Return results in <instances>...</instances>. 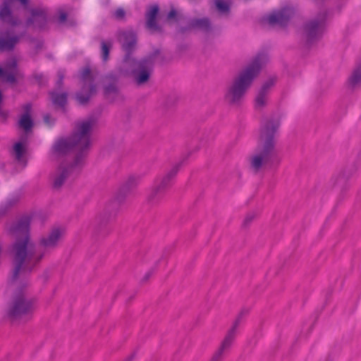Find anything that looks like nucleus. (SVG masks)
Wrapping results in <instances>:
<instances>
[{"label":"nucleus","mask_w":361,"mask_h":361,"mask_svg":"<svg viewBox=\"0 0 361 361\" xmlns=\"http://www.w3.org/2000/svg\"><path fill=\"white\" fill-rule=\"evenodd\" d=\"M95 124L94 118L75 123L71 136L59 140L54 145V152L59 155H64L70 152H75L73 163L62 164L53 176L52 188L60 190L66 180L78 173L83 164L91 146V133Z\"/></svg>","instance_id":"1"},{"label":"nucleus","mask_w":361,"mask_h":361,"mask_svg":"<svg viewBox=\"0 0 361 361\" xmlns=\"http://www.w3.org/2000/svg\"><path fill=\"white\" fill-rule=\"evenodd\" d=\"M30 219L23 216L12 224L8 228L10 235L15 238V241L10 245L8 252L13 258L14 265L10 282L16 283L20 278V273L25 269V264L35 260L38 263L43 257V254L35 257L36 250L30 240Z\"/></svg>","instance_id":"2"},{"label":"nucleus","mask_w":361,"mask_h":361,"mask_svg":"<svg viewBox=\"0 0 361 361\" xmlns=\"http://www.w3.org/2000/svg\"><path fill=\"white\" fill-rule=\"evenodd\" d=\"M279 126V118H269L262 125L259 151L250 159V166L255 173L266 164L279 162L275 150V136Z\"/></svg>","instance_id":"3"},{"label":"nucleus","mask_w":361,"mask_h":361,"mask_svg":"<svg viewBox=\"0 0 361 361\" xmlns=\"http://www.w3.org/2000/svg\"><path fill=\"white\" fill-rule=\"evenodd\" d=\"M268 59L265 54H259L252 63L234 79L225 93V100L230 104H238L245 94L253 80L259 73L262 65Z\"/></svg>","instance_id":"4"},{"label":"nucleus","mask_w":361,"mask_h":361,"mask_svg":"<svg viewBox=\"0 0 361 361\" xmlns=\"http://www.w3.org/2000/svg\"><path fill=\"white\" fill-rule=\"evenodd\" d=\"M9 283L16 288L8 305L6 315L11 322H14L32 314L35 302L34 300L27 298L25 295V289L28 285L27 279H18L14 283Z\"/></svg>","instance_id":"5"},{"label":"nucleus","mask_w":361,"mask_h":361,"mask_svg":"<svg viewBox=\"0 0 361 361\" xmlns=\"http://www.w3.org/2000/svg\"><path fill=\"white\" fill-rule=\"evenodd\" d=\"M22 109L24 112L20 117L18 127L23 131V133L20 135L19 141L13 145L11 154L18 164L25 167L27 163V144L28 137L32 133L34 121L31 116L32 104L27 103L22 106Z\"/></svg>","instance_id":"6"},{"label":"nucleus","mask_w":361,"mask_h":361,"mask_svg":"<svg viewBox=\"0 0 361 361\" xmlns=\"http://www.w3.org/2000/svg\"><path fill=\"white\" fill-rule=\"evenodd\" d=\"M180 164L174 166L161 180H157L147 195V201L152 206L158 205L165 197L166 190L170 185L172 178L178 171Z\"/></svg>","instance_id":"7"},{"label":"nucleus","mask_w":361,"mask_h":361,"mask_svg":"<svg viewBox=\"0 0 361 361\" xmlns=\"http://www.w3.org/2000/svg\"><path fill=\"white\" fill-rule=\"evenodd\" d=\"M125 63L132 67L131 75L133 80L137 85H140L146 83L150 78L154 66V57L149 56L139 61L133 59Z\"/></svg>","instance_id":"8"},{"label":"nucleus","mask_w":361,"mask_h":361,"mask_svg":"<svg viewBox=\"0 0 361 361\" xmlns=\"http://www.w3.org/2000/svg\"><path fill=\"white\" fill-rule=\"evenodd\" d=\"M328 11H321L315 18L307 22L304 26V32L309 44L319 40L324 31L328 18Z\"/></svg>","instance_id":"9"},{"label":"nucleus","mask_w":361,"mask_h":361,"mask_svg":"<svg viewBox=\"0 0 361 361\" xmlns=\"http://www.w3.org/2000/svg\"><path fill=\"white\" fill-rule=\"evenodd\" d=\"M82 87L76 94V99L81 105L87 104L91 97L96 93L94 76L90 67L82 69L80 76Z\"/></svg>","instance_id":"10"},{"label":"nucleus","mask_w":361,"mask_h":361,"mask_svg":"<svg viewBox=\"0 0 361 361\" xmlns=\"http://www.w3.org/2000/svg\"><path fill=\"white\" fill-rule=\"evenodd\" d=\"M247 313V310H242L238 314L235 321L233 323L231 329L228 331L221 346L218 350L214 354L210 361H222L224 354L227 352L232 345V343L235 338L237 328L239 326L242 317Z\"/></svg>","instance_id":"11"},{"label":"nucleus","mask_w":361,"mask_h":361,"mask_svg":"<svg viewBox=\"0 0 361 361\" xmlns=\"http://www.w3.org/2000/svg\"><path fill=\"white\" fill-rule=\"evenodd\" d=\"M118 39L121 44L123 50L126 52L123 63H128L133 59L131 57V54L137 43L136 34L132 30L121 31L118 34Z\"/></svg>","instance_id":"12"},{"label":"nucleus","mask_w":361,"mask_h":361,"mask_svg":"<svg viewBox=\"0 0 361 361\" xmlns=\"http://www.w3.org/2000/svg\"><path fill=\"white\" fill-rule=\"evenodd\" d=\"M66 227L62 225L53 226L47 235V252L56 249L66 234Z\"/></svg>","instance_id":"13"},{"label":"nucleus","mask_w":361,"mask_h":361,"mask_svg":"<svg viewBox=\"0 0 361 361\" xmlns=\"http://www.w3.org/2000/svg\"><path fill=\"white\" fill-rule=\"evenodd\" d=\"M293 14V11L290 8H283L266 17L265 20L271 25H279L286 26Z\"/></svg>","instance_id":"14"},{"label":"nucleus","mask_w":361,"mask_h":361,"mask_svg":"<svg viewBox=\"0 0 361 361\" xmlns=\"http://www.w3.org/2000/svg\"><path fill=\"white\" fill-rule=\"evenodd\" d=\"M274 80L271 78L263 84L255 98L256 109H260L265 106L270 89L274 86Z\"/></svg>","instance_id":"15"},{"label":"nucleus","mask_w":361,"mask_h":361,"mask_svg":"<svg viewBox=\"0 0 361 361\" xmlns=\"http://www.w3.org/2000/svg\"><path fill=\"white\" fill-rule=\"evenodd\" d=\"M11 31L8 30L0 36V51H11L19 40L16 35L11 36Z\"/></svg>","instance_id":"16"},{"label":"nucleus","mask_w":361,"mask_h":361,"mask_svg":"<svg viewBox=\"0 0 361 361\" xmlns=\"http://www.w3.org/2000/svg\"><path fill=\"white\" fill-rule=\"evenodd\" d=\"M159 6H151L146 12V25L149 29L157 30L159 28L157 23V16L159 13Z\"/></svg>","instance_id":"17"},{"label":"nucleus","mask_w":361,"mask_h":361,"mask_svg":"<svg viewBox=\"0 0 361 361\" xmlns=\"http://www.w3.org/2000/svg\"><path fill=\"white\" fill-rule=\"evenodd\" d=\"M348 83L353 89L361 87V63L357 64L352 71L348 78Z\"/></svg>","instance_id":"18"},{"label":"nucleus","mask_w":361,"mask_h":361,"mask_svg":"<svg viewBox=\"0 0 361 361\" xmlns=\"http://www.w3.org/2000/svg\"><path fill=\"white\" fill-rule=\"evenodd\" d=\"M188 27L190 28H195L208 32L211 30V23L209 19L207 18H194L189 22Z\"/></svg>","instance_id":"19"},{"label":"nucleus","mask_w":361,"mask_h":361,"mask_svg":"<svg viewBox=\"0 0 361 361\" xmlns=\"http://www.w3.org/2000/svg\"><path fill=\"white\" fill-rule=\"evenodd\" d=\"M50 95L52 102L55 106L61 108L63 109L65 108V106L67 103L68 96L66 92L59 93L56 92H50Z\"/></svg>","instance_id":"20"},{"label":"nucleus","mask_w":361,"mask_h":361,"mask_svg":"<svg viewBox=\"0 0 361 361\" xmlns=\"http://www.w3.org/2000/svg\"><path fill=\"white\" fill-rule=\"evenodd\" d=\"M352 176V173L348 170L343 171L332 178V181L335 186L343 187L347 180Z\"/></svg>","instance_id":"21"},{"label":"nucleus","mask_w":361,"mask_h":361,"mask_svg":"<svg viewBox=\"0 0 361 361\" xmlns=\"http://www.w3.org/2000/svg\"><path fill=\"white\" fill-rule=\"evenodd\" d=\"M113 47L111 40L101 41V57L103 62H106L109 59V53Z\"/></svg>","instance_id":"22"},{"label":"nucleus","mask_w":361,"mask_h":361,"mask_svg":"<svg viewBox=\"0 0 361 361\" xmlns=\"http://www.w3.org/2000/svg\"><path fill=\"white\" fill-rule=\"evenodd\" d=\"M218 12L221 14H228L231 10V1L214 0Z\"/></svg>","instance_id":"23"},{"label":"nucleus","mask_w":361,"mask_h":361,"mask_svg":"<svg viewBox=\"0 0 361 361\" xmlns=\"http://www.w3.org/2000/svg\"><path fill=\"white\" fill-rule=\"evenodd\" d=\"M18 202V197H13L8 200L4 204H1L0 206V218L5 216Z\"/></svg>","instance_id":"24"},{"label":"nucleus","mask_w":361,"mask_h":361,"mask_svg":"<svg viewBox=\"0 0 361 361\" xmlns=\"http://www.w3.org/2000/svg\"><path fill=\"white\" fill-rule=\"evenodd\" d=\"M2 78L5 82L10 83H16L17 79L14 72H9L5 71L3 68L0 67V78Z\"/></svg>","instance_id":"25"},{"label":"nucleus","mask_w":361,"mask_h":361,"mask_svg":"<svg viewBox=\"0 0 361 361\" xmlns=\"http://www.w3.org/2000/svg\"><path fill=\"white\" fill-rule=\"evenodd\" d=\"M140 177L137 176H130L125 183L123 188L130 190L135 188L140 183Z\"/></svg>","instance_id":"26"},{"label":"nucleus","mask_w":361,"mask_h":361,"mask_svg":"<svg viewBox=\"0 0 361 361\" xmlns=\"http://www.w3.org/2000/svg\"><path fill=\"white\" fill-rule=\"evenodd\" d=\"M57 22L60 24L64 23L67 20V13L62 8L57 10Z\"/></svg>","instance_id":"27"},{"label":"nucleus","mask_w":361,"mask_h":361,"mask_svg":"<svg viewBox=\"0 0 361 361\" xmlns=\"http://www.w3.org/2000/svg\"><path fill=\"white\" fill-rule=\"evenodd\" d=\"M118 92V89L116 85L114 83L109 84L104 87V94L108 96L111 94H116Z\"/></svg>","instance_id":"28"},{"label":"nucleus","mask_w":361,"mask_h":361,"mask_svg":"<svg viewBox=\"0 0 361 361\" xmlns=\"http://www.w3.org/2000/svg\"><path fill=\"white\" fill-rule=\"evenodd\" d=\"M18 68V63L16 59H12L10 62L6 64L5 71H8L9 72H16Z\"/></svg>","instance_id":"29"},{"label":"nucleus","mask_w":361,"mask_h":361,"mask_svg":"<svg viewBox=\"0 0 361 361\" xmlns=\"http://www.w3.org/2000/svg\"><path fill=\"white\" fill-rule=\"evenodd\" d=\"M180 16L178 13L176 9L172 8L167 15L168 20L178 21Z\"/></svg>","instance_id":"30"},{"label":"nucleus","mask_w":361,"mask_h":361,"mask_svg":"<svg viewBox=\"0 0 361 361\" xmlns=\"http://www.w3.org/2000/svg\"><path fill=\"white\" fill-rule=\"evenodd\" d=\"M126 16V12L123 8H118L114 12V16L117 20H122Z\"/></svg>","instance_id":"31"},{"label":"nucleus","mask_w":361,"mask_h":361,"mask_svg":"<svg viewBox=\"0 0 361 361\" xmlns=\"http://www.w3.org/2000/svg\"><path fill=\"white\" fill-rule=\"evenodd\" d=\"M255 215L254 213H249L243 221V226H247L255 218Z\"/></svg>","instance_id":"32"},{"label":"nucleus","mask_w":361,"mask_h":361,"mask_svg":"<svg viewBox=\"0 0 361 361\" xmlns=\"http://www.w3.org/2000/svg\"><path fill=\"white\" fill-rule=\"evenodd\" d=\"M59 80L57 81V85L61 87L63 84V73L61 72H59Z\"/></svg>","instance_id":"33"},{"label":"nucleus","mask_w":361,"mask_h":361,"mask_svg":"<svg viewBox=\"0 0 361 361\" xmlns=\"http://www.w3.org/2000/svg\"><path fill=\"white\" fill-rule=\"evenodd\" d=\"M152 274V272L151 271H148L144 276L143 278V281H147L151 276Z\"/></svg>","instance_id":"34"},{"label":"nucleus","mask_w":361,"mask_h":361,"mask_svg":"<svg viewBox=\"0 0 361 361\" xmlns=\"http://www.w3.org/2000/svg\"><path fill=\"white\" fill-rule=\"evenodd\" d=\"M40 243L43 245H45V238H42L40 240Z\"/></svg>","instance_id":"35"},{"label":"nucleus","mask_w":361,"mask_h":361,"mask_svg":"<svg viewBox=\"0 0 361 361\" xmlns=\"http://www.w3.org/2000/svg\"><path fill=\"white\" fill-rule=\"evenodd\" d=\"M68 23H69V25H70L71 26H74V25H75V23L73 20H71V21H69V22H68Z\"/></svg>","instance_id":"36"},{"label":"nucleus","mask_w":361,"mask_h":361,"mask_svg":"<svg viewBox=\"0 0 361 361\" xmlns=\"http://www.w3.org/2000/svg\"><path fill=\"white\" fill-rule=\"evenodd\" d=\"M46 119H47V124H49L50 121H49V116L47 114V117H46Z\"/></svg>","instance_id":"37"},{"label":"nucleus","mask_w":361,"mask_h":361,"mask_svg":"<svg viewBox=\"0 0 361 361\" xmlns=\"http://www.w3.org/2000/svg\"><path fill=\"white\" fill-rule=\"evenodd\" d=\"M108 77L109 78H113L114 80H116L115 77L114 75H109Z\"/></svg>","instance_id":"38"}]
</instances>
